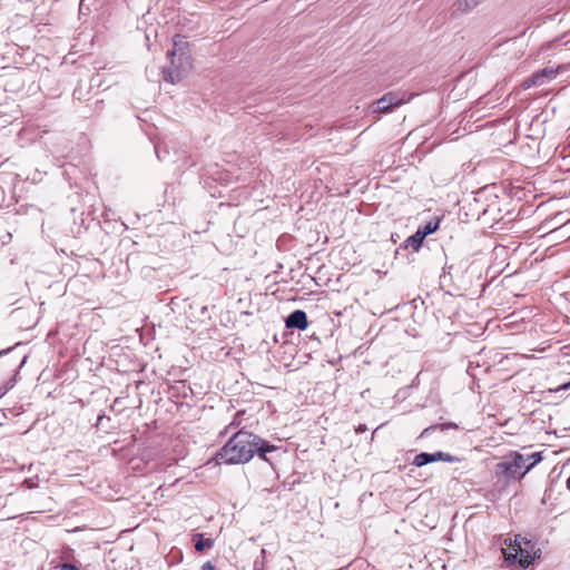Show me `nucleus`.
<instances>
[{"label": "nucleus", "instance_id": "nucleus-12", "mask_svg": "<svg viewBox=\"0 0 570 570\" xmlns=\"http://www.w3.org/2000/svg\"><path fill=\"white\" fill-rule=\"evenodd\" d=\"M479 4V0H456L454 8L460 12H469Z\"/></svg>", "mask_w": 570, "mask_h": 570}, {"label": "nucleus", "instance_id": "nucleus-9", "mask_svg": "<svg viewBox=\"0 0 570 570\" xmlns=\"http://www.w3.org/2000/svg\"><path fill=\"white\" fill-rule=\"evenodd\" d=\"M193 542L196 551L202 552L205 549H209L214 546V540L210 538H205L203 533H196L193 537Z\"/></svg>", "mask_w": 570, "mask_h": 570}, {"label": "nucleus", "instance_id": "nucleus-4", "mask_svg": "<svg viewBox=\"0 0 570 570\" xmlns=\"http://www.w3.org/2000/svg\"><path fill=\"white\" fill-rule=\"evenodd\" d=\"M405 94L387 92L373 102V112H390L394 107H399L406 102Z\"/></svg>", "mask_w": 570, "mask_h": 570}, {"label": "nucleus", "instance_id": "nucleus-1", "mask_svg": "<svg viewBox=\"0 0 570 570\" xmlns=\"http://www.w3.org/2000/svg\"><path fill=\"white\" fill-rule=\"evenodd\" d=\"M278 448L261 436L245 430L234 432L225 445L217 452V463L244 464L256 454L259 459L272 462L267 456L276 452Z\"/></svg>", "mask_w": 570, "mask_h": 570}, {"label": "nucleus", "instance_id": "nucleus-17", "mask_svg": "<svg viewBox=\"0 0 570 570\" xmlns=\"http://www.w3.org/2000/svg\"><path fill=\"white\" fill-rule=\"evenodd\" d=\"M23 347H24V344L17 343L12 348H10L8 351H0V356H2L4 353L19 352Z\"/></svg>", "mask_w": 570, "mask_h": 570}, {"label": "nucleus", "instance_id": "nucleus-19", "mask_svg": "<svg viewBox=\"0 0 570 570\" xmlns=\"http://www.w3.org/2000/svg\"><path fill=\"white\" fill-rule=\"evenodd\" d=\"M214 566L208 561L203 566V570H214Z\"/></svg>", "mask_w": 570, "mask_h": 570}, {"label": "nucleus", "instance_id": "nucleus-6", "mask_svg": "<svg viewBox=\"0 0 570 570\" xmlns=\"http://www.w3.org/2000/svg\"><path fill=\"white\" fill-rule=\"evenodd\" d=\"M286 327L287 328H297L299 331H304L308 326L307 315L302 309H295L286 317Z\"/></svg>", "mask_w": 570, "mask_h": 570}, {"label": "nucleus", "instance_id": "nucleus-20", "mask_svg": "<svg viewBox=\"0 0 570 570\" xmlns=\"http://www.w3.org/2000/svg\"><path fill=\"white\" fill-rule=\"evenodd\" d=\"M366 430H367V428H366L365 425L360 424V425L357 426V429H356V432H357V433H361V432H365Z\"/></svg>", "mask_w": 570, "mask_h": 570}, {"label": "nucleus", "instance_id": "nucleus-21", "mask_svg": "<svg viewBox=\"0 0 570 570\" xmlns=\"http://www.w3.org/2000/svg\"><path fill=\"white\" fill-rule=\"evenodd\" d=\"M27 358H28V355L23 353L22 354V358H21L20 364H19V367L23 366V364L26 363Z\"/></svg>", "mask_w": 570, "mask_h": 570}, {"label": "nucleus", "instance_id": "nucleus-15", "mask_svg": "<svg viewBox=\"0 0 570 570\" xmlns=\"http://www.w3.org/2000/svg\"><path fill=\"white\" fill-rule=\"evenodd\" d=\"M455 426L456 425L454 423H442V424H438V425H431L423 430V432L421 433V436H426L430 434L431 431H434L436 429H439L441 431H445L450 428H455Z\"/></svg>", "mask_w": 570, "mask_h": 570}, {"label": "nucleus", "instance_id": "nucleus-18", "mask_svg": "<svg viewBox=\"0 0 570 570\" xmlns=\"http://www.w3.org/2000/svg\"><path fill=\"white\" fill-rule=\"evenodd\" d=\"M59 570H79V569L72 563H62L60 566Z\"/></svg>", "mask_w": 570, "mask_h": 570}, {"label": "nucleus", "instance_id": "nucleus-7", "mask_svg": "<svg viewBox=\"0 0 570 570\" xmlns=\"http://www.w3.org/2000/svg\"><path fill=\"white\" fill-rule=\"evenodd\" d=\"M497 475H503L507 479H520L518 470L513 465L512 460L509 455H505L501 462L495 465Z\"/></svg>", "mask_w": 570, "mask_h": 570}, {"label": "nucleus", "instance_id": "nucleus-11", "mask_svg": "<svg viewBox=\"0 0 570 570\" xmlns=\"http://www.w3.org/2000/svg\"><path fill=\"white\" fill-rule=\"evenodd\" d=\"M440 218L439 217H434L432 218L431 220H429L426 224H424L423 226H420L417 228V230L423 235V237L425 238L426 236L433 234L434 232H436L439 229V226H440Z\"/></svg>", "mask_w": 570, "mask_h": 570}, {"label": "nucleus", "instance_id": "nucleus-13", "mask_svg": "<svg viewBox=\"0 0 570 570\" xmlns=\"http://www.w3.org/2000/svg\"><path fill=\"white\" fill-rule=\"evenodd\" d=\"M510 456V459L512 460L513 462V465L515 466L517 470L523 468V466H527V462L529 461V458L519 453V452H511L510 454H508Z\"/></svg>", "mask_w": 570, "mask_h": 570}, {"label": "nucleus", "instance_id": "nucleus-10", "mask_svg": "<svg viewBox=\"0 0 570 570\" xmlns=\"http://www.w3.org/2000/svg\"><path fill=\"white\" fill-rule=\"evenodd\" d=\"M423 240H424V237L423 235L416 230L413 235H411L410 237H407L404 242V246L405 248H412L413 250L417 252L422 244H423Z\"/></svg>", "mask_w": 570, "mask_h": 570}, {"label": "nucleus", "instance_id": "nucleus-16", "mask_svg": "<svg viewBox=\"0 0 570 570\" xmlns=\"http://www.w3.org/2000/svg\"><path fill=\"white\" fill-rule=\"evenodd\" d=\"M521 86L523 89H529L531 87H540L539 83H534V75L533 73L530 77H528L527 79H524L522 81Z\"/></svg>", "mask_w": 570, "mask_h": 570}, {"label": "nucleus", "instance_id": "nucleus-3", "mask_svg": "<svg viewBox=\"0 0 570 570\" xmlns=\"http://www.w3.org/2000/svg\"><path fill=\"white\" fill-rule=\"evenodd\" d=\"M174 45H175V47L178 46V43L176 41ZM167 56L170 59V67L164 68V70H163L164 79L167 82L176 83L184 77L185 72L187 71V69L189 67V62H188L189 57L186 56L184 52H181L179 56V59H178L180 61V63H179V66H177L176 61H175L176 48L168 51Z\"/></svg>", "mask_w": 570, "mask_h": 570}, {"label": "nucleus", "instance_id": "nucleus-2", "mask_svg": "<svg viewBox=\"0 0 570 570\" xmlns=\"http://www.w3.org/2000/svg\"><path fill=\"white\" fill-rule=\"evenodd\" d=\"M533 548L534 544L530 540L518 535L515 538V546L512 548L513 551L508 552L505 549H502V552L508 563L513 564L518 562L523 568H527L538 557V552H540L538 550L532 553Z\"/></svg>", "mask_w": 570, "mask_h": 570}, {"label": "nucleus", "instance_id": "nucleus-8", "mask_svg": "<svg viewBox=\"0 0 570 570\" xmlns=\"http://www.w3.org/2000/svg\"><path fill=\"white\" fill-rule=\"evenodd\" d=\"M560 66L557 68L546 67L534 72V83H539L540 86L546 85L547 82L553 80L560 73Z\"/></svg>", "mask_w": 570, "mask_h": 570}, {"label": "nucleus", "instance_id": "nucleus-5", "mask_svg": "<svg viewBox=\"0 0 570 570\" xmlns=\"http://www.w3.org/2000/svg\"><path fill=\"white\" fill-rule=\"evenodd\" d=\"M438 461H444V462H449V463H453V462H459L460 459L456 458V456H453L446 452H443V451H436V452H433V453H429V452H421L419 454L415 455L412 464L417 466V468H421V466H424L426 464H430V463H433V462H438Z\"/></svg>", "mask_w": 570, "mask_h": 570}, {"label": "nucleus", "instance_id": "nucleus-23", "mask_svg": "<svg viewBox=\"0 0 570 570\" xmlns=\"http://www.w3.org/2000/svg\"><path fill=\"white\" fill-rule=\"evenodd\" d=\"M238 423H236L235 421H233L227 428H226V431L225 432H228L229 429H232L233 426H237Z\"/></svg>", "mask_w": 570, "mask_h": 570}, {"label": "nucleus", "instance_id": "nucleus-22", "mask_svg": "<svg viewBox=\"0 0 570 570\" xmlns=\"http://www.w3.org/2000/svg\"><path fill=\"white\" fill-rule=\"evenodd\" d=\"M155 151H156V155H157L158 159H159V160H161L163 158H161V156H160L159 145H156V146H155Z\"/></svg>", "mask_w": 570, "mask_h": 570}, {"label": "nucleus", "instance_id": "nucleus-14", "mask_svg": "<svg viewBox=\"0 0 570 570\" xmlns=\"http://www.w3.org/2000/svg\"><path fill=\"white\" fill-rule=\"evenodd\" d=\"M528 458L529 460L532 459L533 461L525 466L524 471L520 473L519 478H523L537 463L542 460L540 452H534L531 455H528Z\"/></svg>", "mask_w": 570, "mask_h": 570}]
</instances>
